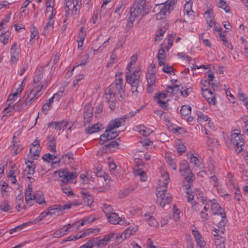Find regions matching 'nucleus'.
I'll return each mask as SVG.
<instances>
[{
	"instance_id": "f257e3e1",
	"label": "nucleus",
	"mask_w": 248,
	"mask_h": 248,
	"mask_svg": "<svg viewBox=\"0 0 248 248\" xmlns=\"http://www.w3.org/2000/svg\"><path fill=\"white\" fill-rule=\"evenodd\" d=\"M169 180V174L168 172H165L162 175L161 179L159 181L158 186L156 187L157 202L162 208L169 204L172 201L170 195L166 193Z\"/></svg>"
},
{
	"instance_id": "f03ea898",
	"label": "nucleus",
	"mask_w": 248,
	"mask_h": 248,
	"mask_svg": "<svg viewBox=\"0 0 248 248\" xmlns=\"http://www.w3.org/2000/svg\"><path fill=\"white\" fill-rule=\"evenodd\" d=\"M149 8L144 0H135L133 7L130 9V19L135 20L140 19L148 13Z\"/></svg>"
},
{
	"instance_id": "7ed1b4c3",
	"label": "nucleus",
	"mask_w": 248,
	"mask_h": 248,
	"mask_svg": "<svg viewBox=\"0 0 248 248\" xmlns=\"http://www.w3.org/2000/svg\"><path fill=\"white\" fill-rule=\"evenodd\" d=\"M140 70L135 71L133 73L129 72L126 74V82L130 85L132 93L135 96H137L138 90L142 89L141 82L140 80Z\"/></svg>"
},
{
	"instance_id": "20e7f679",
	"label": "nucleus",
	"mask_w": 248,
	"mask_h": 248,
	"mask_svg": "<svg viewBox=\"0 0 248 248\" xmlns=\"http://www.w3.org/2000/svg\"><path fill=\"white\" fill-rule=\"evenodd\" d=\"M115 93V88L114 86H110L105 90L103 96V99L109 104V107L111 110L114 109L116 107Z\"/></svg>"
},
{
	"instance_id": "39448f33",
	"label": "nucleus",
	"mask_w": 248,
	"mask_h": 248,
	"mask_svg": "<svg viewBox=\"0 0 248 248\" xmlns=\"http://www.w3.org/2000/svg\"><path fill=\"white\" fill-rule=\"evenodd\" d=\"M179 171L183 176L185 180L187 182L188 187H190L192 182L195 179V177L189 169L188 164L186 161H183L180 164Z\"/></svg>"
},
{
	"instance_id": "423d86ee",
	"label": "nucleus",
	"mask_w": 248,
	"mask_h": 248,
	"mask_svg": "<svg viewBox=\"0 0 248 248\" xmlns=\"http://www.w3.org/2000/svg\"><path fill=\"white\" fill-rule=\"evenodd\" d=\"M43 88L44 85H41L39 90L29 91L27 94L21 98L25 108L31 105L32 101L41 95L40 92Z\"/></svg>"
},
{
	"instance_id": "0eeeda50",
	"label": "nucleus",
	"mask_w": 248,
	"mask_h": 248,
	"mask_svg": "<svg viewBox=\"0 0 248 248\" xmlns=\"http://www.w3.org/2000/svg\"><path fill=\"white\" fill-rule=\"evenodd\" d=\"M153 12L156 13V18L157 20H161L165 18L167 14L170 13L169 6L167 7L165 4H156L153 9Z\"/></svg>"
},
{
	"instance_id": "6e6552de",
	"label": "nucleus",
	"mask_w": 248,
	"mask_h": 248,
	"mask_svg": "<svg viewBox=\"0 0 248 248\" xmlns=\"http://www.w3.org/2000/svg\"><path fill=\"white\" fill-rule=\"evenodd\" d=\"M138 111V110H137L136 112H130L129 114L125 115L124 117L116 118L111 121L108 125V128H110V129H114L119 127L122 125H124L125 122V119L126 118H130L132 116H134Z\"/></svg>"
},
{
	"instance_id": "1a4fd4ad",
	"label": "nucleus",
	"mask_w": 248,
	"mask_h": 248,
	"mask_svg": "<svg viewBox=\"0 0 248 248\" xmlns=\"http://www.w3.org/2000/svg\"><path fill=\"white\" fill-rule=\"evenodd\" d=\"M55 173H58L60 177L62 178V183L63 184H66L70 180H73L76 178L78 173L75 172H69L67 169H63L58 171H55Z\"/></svg>"
},
{
	"instance_id": "9d476101",
	"label": "nucleus",
	"mask_w": 248,
	"mask_h": 248,
	"mask_svg": "<svg viewBox=\"0 0 248 248\" xmlns=\"http://www.w3.org/2000/svg\"><path fill=\"white\" fill-rule=\"evenodd\" d=\"M62 214V205H54L49 208L47 211H45L42 213L40 216V220H42L46 216L50 215V216H59Z\"/></svg>"
},
{
	"instance_id": "9b49d317",
	"label": "nucleus",
	"mask_w": 248,
	"mask_h": 248,
	"mask_svg": "<svg viewBox=\"0 0 248 248\" xmlns=\"http://www.w3.org/2000/svg\"><path fill=\"white\" fill-rule=\"evenodd\" d=\"M231 142L235 146V150L238 151V153L242 150L241 147L244 144V140L240 137L238 134H231Z\"/></svg>"
},
{
	"instance_id": "f8f14e48",
	"label": "nucleus",
	"mask_w": 248,
	"mask_h": 248,
	"mask_svg": "<svg viewBox=\"0 0 248 248\" xmlns=\"http://www.w3.org/2000/svg\"><path fill=\"white\" fill-rule=\"evenodd\" d=\"M202 95L207 101L210 105H215L216 104V95L214 92L209 89H202Z\"/></svg>"
},
{
	"instance_id": "ddd939ff",
	"label": "nucleus",
	"mask_w": 248,
	"mask_h": 248,
	"mask_svg": "<svg viewBox=\"0 0 248 248\" xmlns=\"http://www.w3.org/2000/svg\"><path fill=\"white\" fill-rule=\"evenodd\" d=\"M93 107L90 104L86 105L83 114L84 126L89 124L93 119Z\"/></svg>"
},
{
	"instance_id": "4468645a",
	"label": "nucleus",
	"mask_w": 248,
	"mask_h": 248,
	"mask_svg": "<svg viewBox=\"0 0 248 248\" xmlns=\"http://www.w3.org/2000/svg\"><path fill=\"white\" fill-rule=\"evenodd\" d=\"M112 130L108 128V126L105 132L100 136V140L103 142H106L117 137L119 132L112 131Z\"/></svg>"
},
{
	"instance_id": "2eb2a0df",
	"label": "nucleus",
	"mask_w": 248,
	"mask_h": 248,
	"mask_svg": "<svg viewBox=\"0 0 248 248\" xmlns=\"http://www.w3.org/2000/svg\"><path fill=\"white\" fill-rule=\"evenodd\" d=\"M43 77V73L41 70H38L37 74L34 77L33 79V89L32 90L36 91L40 89L41 85H44V87L46 88V85H45L44 83H42L41 82Z\"/></svg>"
},
{
	"instance_id": "dca6fc26",
	"label": "nucleus",
	"mask_w": 248,
	"mask_h": 248,
	"mask_svg": "<svg viewBox=\"0 0 248 248\" xmlns=\"http://www.w3.org/2000/svg\"><path fill=\"white\" fill-rule=\"evenodd\" d=\"M219 215L221 217V220L219 221L217 224L218 229L214 228V231L216 233L221 232L222 233H224L225 231L224 227L227 221V220L226 217V214L224 212H220L219 213Z\"/></svg>"
},
{
	"instance_id": "f3484780",
	"label": "nucleus",
	"mask_w": 248,
	"mask_h": 248,
	"mask_svg": "<svg viewBox=\"0 0 248 248\" xmlns=\"http://www.w3.org/2000/svg\"><path fill=\"white\" fill-rule=\"evenodd\" d=\"M74 154L72 152H69L62 155L61 159L57 161L53 162V164L56 163L57 162H60L62 161V163L65 164H69L74 162Z\"/></svg>"
},
{
	"instance_id": "a211bd4d",
	"label": "nucleus",
	"mask_w": 248,
	"mask_h": 248,
	"mask_svg": "<svg viewBox=\"0 0 248 248\" xmlns=\"http://www.w3.org/2000/svg\"><path fill=\"white\" fill-rule=\"evenodd\" d=\"M160 26L162 28H160L159 30L156 31L155 41H159L160 40L159 37L162 36L164 34L166 30L169 27L168 23L165 21L162 22Z\"/></svg>"
},
{
	"instance_id": "6ab92c4d",
	"label": "nucleus",
	"mask_w": 248,
	"mask_h": 248,
	"mask_svg": "<svg viewBox=\"0 0 248 248\" xmlns=\"http://www.w3.org/2000/svg\"><path fill=\"white\" fill-rule=\"evenodd\" d=\"M81 197L84 201L87 203L88 205H90L93 202V199L92 196L88 192L84 190L80 192Z\"/></svg>"
},
{
	"instance_id": "aec40b11",
	"label": "nucleus",
	"mask_w": 248,
	"mask_h": 248,
	"mask_svg": "<svg viewBox=\"0 0 248 248\" xmlns=\"http://www.w3.org/2000/svg\"><path fill=\"white\" fill-rule=\"evenodd\" d=\"M32 187L31 185H29L25 191V201L27 204H32V202L33 201V198L32 194Z\"/></svg>"
},
{
	"instance_id": "412c9836",
	"label": "nucleus",
	"mask_w": 248,
	"mask_h": 248,
	"mask_svg": "<svg viewBox=\"0 0 248 248\" xmlns=\"http://www.w3.org/2000/svg\"><path fill=\"white\" fill-rule=\"evenodd\" d=\"M157 57L158 60V65L162 66L164 64V62H166V57L164 48H161L158 50Z\"/></svg>"
},
{
	"instance_id": "4be33fe9",
	"label": "nucleus",
	"mask_w": 248,
	"mask_h": 248,
	"mask_svg": "<svg viewBox=\"0 0 248 248\" xmlns=\"http://www.w3.org/2000/svg\"><path fill=\"white\" fill-rule=\"evenodd\" d=\"M16 208L18 211H20L24 208L25 205L23 202V197L22 195H18L16 199Z\"/></svg>"
},
{
	"instance_id": "5701e85b",
	"label": "nucleus",
	"mask_w": 248,
	"mask_h": 248,
	"mask_svg": "<svg viewBox=\"0 0 248 248\" xmlns=\"http://www.w3.org/2000/svg\"><path fill=\"white\" fill-rule=\"evenodd\" d=\"M210 202H212L210 207L213 214L219 215V213L223 212V209L220 207L218 203L216 202L215 200Z\"/></svg>"
},
{
	"instance_id": "b1692460",
	"label": "nucleus",
	"mask_w": 248,
	"mask_h": 248,
	"mask_svg": "<svg viewBox=\"0 0 248 248\" xmlns=\"http://www.w3.org/2000/svg\"><path fill=\"white\" fill-rule=\"evenodd\" d=\"M100 231V229L98 228L96 229H88L86 230H85L84 232L82 234L78 235L77 234L73 237L74 238V240H77L78 238H81L83 236H86L87 235H89L90 233H95L96 232H98Z\"/></svg>"
},
{
	"instance_id": "393cba45",
	"label": "nucleus",
	"mask_w": 248,
	"mask_h": 248,
	"mask_svg": "<svg viewBox=\"0 0 248 248\" xmlns=\"http://www.w3.org/2000/svg\"><path fill=\"white\" fill-rule=\"evenodd\" d=\"M100 231V229L98 228L96 229H88L86 230H85L84 232L82 234L78 235L77 234L73 237L74 238V240H77L78 238H81L83 236H86L87 235H89L90 233H95L96 232H98Z\"/></svg>"
},
{
	"instance_id": "a878e982",
	"label": "nucleus",
	"mask_w": 248,
	"mask_h": 248,
	"mask_svg": "<svg viewBox=\"0 0 248 248\" xmlns=\"http://www.w3.org/2000/svg\"><path fill=\"white\" fill-rule=\"evenodd\" d=\"M48 149L52 153L56 152V139L54 137L50 136L48 137Z\"/></svg>"
},
{
	"instance_id": "bb28decb",
	"label": "nucleus",
	"mask_w": 248,
	"mask_h": 248,
	"mask_svg": "<svg viewBox=\"0 0 248 248\" xmlns=\"http://www.w3.org/2000/svg\"><path fill=\"white\" fill-rule=\"evenodd\" d=\"M32 197L33 198V201H35V202L39 204L46 202L43 194L41 192L39 191L36 192L33 194Z\"/></svg>"
},
{
	"instance_id": "cd10ccee",
	"label": "nucleus",
	"mask_w": 248,
	"mask_h": 248,
	"mask_svg": "<svg viewBox=\"0 0 248 248\" xmlns=\"http://www.w3.org/2000/svg\"><path fill=\"white\" fill-rule=\"evenodd\" d=\"M145 219L148 224L151 226L156 227L158 225L155 218L149 214H145L144 215Z\"/></svg>"
},
{
	"instance_id": "c85d7f7f",
	"label": "nucleus",
	"mask_w": 248,
	"mask_h": 248,
	"mask_svg": "<svg viewBox=\"0 0 248 248\" xmlns=\"http://www.w3.org/2000/svg\"><path fill=\"white\" fill-rule=\"evenodd\" d=\"M192 2L190 0L187 1L184 5V14L187 16L191 15L193 13L192 9Z\"/></svg>"
},
{
	"instance_id": "c756f323",
	"label": "nucleus",
	"mask_w": 248,
	"mask_h": 248,
	"mask_svg": "<svg viewBox=\"0 0 248 248\" xmlns=\"http://www.w3.org/2000/svg\"><path fill=\"white\" fill-rule=\"evenodd\" d=\"M109 223L112 224H117L119 223V219L120 217L115 213H111L107 217Z\"/></svg>"
},
{
	"instance_id": "7c9ffc66",
	"label": "nucleus",
	"mask_w": 248,
	"mask_h": 248,
	"mask_svg": "<svg viewBox=\"0 0 248 248\" xmlns=\"http://www.w3.org/2000/svg\"><path fill=\"white\" fill-rule=\"evenodd\" d=\"M191 108L189 105H184L182 107L180 110L181 115L185 117H187L188 115L191 113Z\"/></svg>"
},
{
	"instance_id": "2f4dec72",
	"label": "nucleus",
	"mask_w": 248,
	"mask_h": 248,
	"mask_svg": "<svg viewBox=\"0 0 248 248\" xmlns=\"http://www.w3.org/2000/svg\"><path fill=\"white\" fill-rule=\"evenodd\" d=\"M134 174L136 176H139L141 181L146 182L147 180V176L144 171L141 169L135 170L134 171Z\"/></svg>"
},
{
	"instance_id": "473e14b6",
	"label": "nucleus",
	"mask_w": 248,
	"mask_h": 248,
	"mask_svg": "<svg viewBox=\"0 0 248 248\" xmlns=\"http://www.w3.org/2000/svg\"><path fill=\"white\" fill-rule=\"evenodd\" d=\"M101 125L99 124H96L93 125H92V126L89 127L87 129L86 131L87 133L91 134L95 132L99 131L101 129Z\"/></svg>"
},
{
	"instance_id": "72a5a7b5",
	"label": "nucleus",
	"mask_w": 248,
	"mask_h": 248,
	"mask_svg": "<svg viewBox=\"0 0 248 248\" xmlns=\"http://www.w3.org/2000/svg\"><path fill=\"white\" fill-rule=\"evenodd\" d=\"M216 1L218 7L223 9L227 13L230 11L229 7L224 0H216Z\"/></svg>"
},
{
	"instance_id": "f704fd0d",
	"label": "nucleus",
	"mask_w": 248,
	"mask_h": 248,
	"mask_svg": "<svg viewBox=\"0 0 248 248\" xmlns=\"http://www.w3.org/2000/svg\"><path fill=\"white\" fill-rule=\"evenodd\" d=\"M54 24V21H48L44 27L43 34L44 36H46L50 31H51L53 29V25Z\"/></svg>"
},
{
	"instance_id": "c9c22d12",
	"label": "nucleus",
	"mask_w": 248,
	"mask_h": 248,
	"mask_svg": "<svg viewBox=\"0 0 248 248\" xmlns=\"http://www.w3.org/2000/svg\"><path fill=\"white\" fill-rule=\"evenodd\" d=\"M214 236L215 237V243L216 246L225 243V238L220 236L218 233H216L214 234Z\"/></svg>"
},
{
	"instance_id": "e433bc0d",
	"label": "nucleus",
	"mask_w": 248,
	"mask_h": 248,
	"mask_svg": "<svg viewBox=\"0 0 248 248\" xmlns=\"http://www.w3.org/2000/svg\"><path fill=\"white\" fill-rule=\"evenodd\" d=\"M205 18L206 19V22H211L214 19L213 11L212 9H209L204 13Z\"/></svg>"
},
{
	"instance_id": "4c0bfd02",
	"label": "nucleus",
	"mask_w": 248,
	"mask_h": 248,
	"mask_svg": "<svg viewBox=\"0 0 248 248\" xmlns=\"http://www.w3.org/2000/svg\"><path fill=\"white\" fill-rule=\"evenodd\" d=\"M138 229V226H130L127 228L124 232L128 238L131 235L134 234Z\"/></svg>"
},
{
	"instance_id": "58836bf2",
	"label": "nucleus",
	"mask_w": 248,
	"mask_h": 248,
	"mask_svg": "<svg viewBox=\"0 0 248 248\" xmlns=\"http://www.w3.org/2000/svg\"><path fill=\"white\" fill-rule=\"evenodd\" d=\"M25 163L27 165V168L29 169V172L28 173L29 174H33L35 168V165L33 162L28 160V161H25Z\"/></svg>"
},
{
	"instance_id": "ea45409f",
	"label": "nucleus",
	"mask_w": 248,
	"mask_h": 248,
	"mask_svg": "<svg viewBox=\"0 0 248 248\" xmlns=\"http://www.w3.org/2000/svg\"><path fill=\"white\" fill-rule=\"evenodd\" d=\"M94 172L96 175L99 177H103L105 181L108 180V175L101 169H96Z\"/></svg>"
},
{
	"instance_id": "a19ab883",
	"label": "nucleus",
	"mask_w": 248,
	"mask_h": 248,
	"mask_svg": "<svg viewBox=\"0 0 248 248\" xmlns=\"http://www.w3.org/2000/svg\"><path fill=\"white\" fill-rule=\"evenodd\" d=\"M0 209L4 212H8L12 209V207L7 201H3L0 205Z\"/></svg>"
},
{
	"instance_id": "79ce46f5",
	"label": "nucleus",
	"mask_w": 248,
	"mask_h": 248,
	"mask_svg": "<svg viewBox=\"0 0 248 248\" xmlns=\"http://www.w3.org/2000/svg\"><path fill=\"white\" fill-rule=\"evenodd\" d=\"M64 4L66 8H67V10H65L67 15L69 14L68 12L70 10H73V12H74L73 6L74 5H76L74 1V0H65Z\"/></svg>"
},
{
	"instance_id": "37998d69",
	"label": "nucleus",
	"mask_w": 248,
	"mask_h": 248,
	"mask_svg": "<svg viewBox=\"0 0 248 248\" xmlns=\"http://www.w3.org/2000/svg\"><path fill=\"white\" fill-rule=\"evenodd\" d=\"M146 78L148 84H149L150 86H155V78L153 71L147 76Z\"/></svg>"
},
{
	"instance_id": "c03bdc74",
	"label": "nucleus",
	"mask_w": 248,
	"mask_h": 248,
	"mask_svg": "<svg viewBox=\"0 0 248 248\" xmlns=\"http://www.w3.org/2000/svg\"><path fill=\"white\" fill-rule=\"evenodd\" d=\"M63 184L61 185L63 193H65L67 196L73 195L74 193L72 189L70 186H68Z\"/></svg>"
},
{
	"instance_id": "a18cd8bd",
	"label": "nucleus",
	"mask_w": 248,
	"mask_h": 248,
	"mask_svg": "<svg viewBox=\"0 0 248 248\" xmlns=\"http://www.w3.org/2000/svg\"><path fill=\"white\" fill-rule=\"evenodd\" d=\"M24 85L23 83V82H22L18 88L16 90V91L14 93H13L11 94L12 95H13L14 97H16L17 98L18 97H20L21 95V93L22 92L23 90Z\"/></svg>"
},
{
	"instance_id": "49530a36",
	"label": "nucleus",
	"mask_w": 248,
	"mask_h": 248,
	"mask_svg": "<svg viewBox=\"0 0 248 248\" xmlns=\"http://www.w3.org/2000/svg\"><path fill=\"white\" fill-rule=\"evenodd\" d=\"M39 147H31L30 148V153L33 156L34 159H37V157L39 156L40 150Z\"/></svg>"
},
{
	"instance_id": "de8ad7c7",
	"label": "nucleus",
	"mask_w": 248,
	"mask_h": 248,
	"mask_svg": "<svg viewBox=\"0 0 248 248\" xmlns=\"http://www.w3.org/2000/svg\"><path fill=\"white\" fill-rule=\"evenodd\" d=\"M166 160L167 163L174 170L177 168V165L176 162L174 161L173 159L170 155L166 156Z\"/></svg>"
},
{
	"instance_id": "09e8293b",
	"label": "nucleus",
	"mask_w": 248,
	"mask_h": 248,
	"mask_svg": "<svg viewBox=\"0 0 248 248\" xmlns=\"http://www.w3.org/2000/svg\"><path fill=\"white\" fill-rule=\"evenodd\" d=\"M53 98H50L48 101L45 103L43 107H42V111L45 113V114H46L47 111L50 109V106L51 104L53 102Z\"/></svg>"
},
{
	"instance_id": "8fccbe9b",
	"label": "nucleus",
	"mask_w": 248,
	"mask_h": 248,
	"mask_svg": "<svg viewBox=\"0 0 248 248\" xmlns=\"http://www.w3.org/2000/svg\"><path fill=\"white\" fill-rule=\"evenodd\" d=\"M127 237L125 234L124 232L121 233V234L119 233H115L114 238L115 239L117 242L120 243L122 242L124 239H126Z\"/></svg>"
},
{
	"instance_id": "3c124183",
	"label": "nucleus",
	"mask_w": 248,
	"mask_h": 248,
	"mask_svg": "<svg viewBox=\"0 0 248 248\" xmlns=\"http://www.w3.org/2000/svg\"><path fill=\"white\" fill-rule=\"evenodd\" d=\"M19 50L16 43L15 42L11 46L10 49L11 55L19 56Z\"/></svg>"
},
{
	"instance_id": "603ef678",
	"label": "nucleus",
	"mask_w": 248,
	"mask_h": 248,
	"mask_svg": "<svg viewBox=\"0 0 248 248\" xmlns=\"http://www.w3.org/2000/svg\"><path fill=\"white\" fill-rule=\"evenodd\" d=\"M62 123H61V121L53 122L49 124L48 127H52L53 128H54L57 130H60L62 128Z\"/></svg>"
},
{
	"instance_id": "864d4df0",
	"label": "nucleus",
	"mask_w": 248,
	"mask_h": 248,
	"mask_svg": "<svg viewBox=\"0 0 248 248\" xmlns=\"http://www.w3.org/2000/svg\"><path fill=\"white\" fill-rule=\"evenodd\" d=\"M25 108L21 99L16 104L14 105V109L15 111H20Z\"/></svg>"
},
{
	"instance_id": "5fc2aeb1",
	"label": "nucleus",
	"mask_w": 248,
	"mask_h": 248,
	"mask_svg": "<svg viewBox=\"0 0 248 248\" xmlns=\"http://www.w3.org/2000/svg\"><path fill=\"white\" fill-rule=\"evenodd\" d=\"M14 111H15L14 105L12 108L7 105V107L3 110V112L4 113L3 117L10 116L13 113Z\"/></svg>"
},
{
	"instance_id": "6e6d98bb",
	"label": "nucleus",
	"mask_w": 248,
	"mask_h": 248,
	"mask_svg": "<svg viewBox=\"0 0 248 248\" xmlns=\"http://www.w3.org/2000/svg\"><path fill=\"white\" fill-rule=\"evenodd\" d=\"M103 210L108 217V216H109L111 213H112V211L113 209L111 206L107 204H104Z\"/></svg>"
},
{
	"instance_id": "4d7b16f0",
	"label": "nucleus",
	"mask_w": 248,
	"mask_h": 248,
	"mask_svg": "<svg viewBox=\"0 0 248 248\" xmlns=\"http://www.w3.org/2000/svg\"><path fill=\"white\" fill-rule=\"evenodd\" d=\"M42 159L45 161L50 162L51 160H53L55 159H57V156L49 153L45 154L42 157Z\"/></svg>"
},
{
	"instance_id": "13d9d810",
	"label": "nucleus",
	"mask_w": 248,
	"mask_h": 248,
	"mask_svg": "<svg viewBox=\"0 0 248 248\" xmlns=\"http://www.w3.org/2000/svg\"><path fill=\"white\" fill-rule=\"evenodd\" d=\"M86 34V32L84 30V27H81L80 29L79 33L78 34V40H79L80 42L84 41Z\"/></svg>"
},
{
	"instance_id": "bf43d9fd",
	"label": "nucleus",
	"mask_w": 248,
	"mask_h": 248,
	"mask_svg": "<svg viewBox=\"0 0 248 248\" xmlns=\"http://www.w3.org/2000/svg\"><path fill=\"white\" fill-rule=\"evenodd\" d=\"M76 5L73 6V9L75 14H77L80 8L81 0H75Z\"/></svg>"
},
{
	"instance_id": "052dcab7",
	"label": "nucleus",
	"mask_w": 248,
	"mask_h": 248,
	"mask_svg": "<svg viewBox=\"0 0 248 248\" xmlns=\"http://www.w3.org/2000/svg\"><path fill=\"white\" fill-rule=\"evenodd\" d=\"M163 65L164 66L162 68V71L164 73H166L167 74H171V73H173V74H174V73L173 72V68L171 66H170L168 64H165V63H164V64H163Z\"/></svg>"
},
{
	"instance_id": "680f3d73",
	"label": "nucleus",
	"mask_w": 248,
	"mask_h": 248,
	"mask_svg": "<svg viewBox=\"0 0 248 248\" xmlns=\"http://www.w3.org/2000/svg\"><path fill=\"white\" fill-rule=\"evenodd\" d=\"M38 33L36 28L34 26L31 29V40L32 39H37Z\"/></svg>"
},
{
	"instance_id": "e2e57ef3",
	"label": "nucleus",
	"mask_w": 248,
	"mask_h": 248,
	"mask_svg": "<svg viewBox=\"0 0 248 248\" xmlns=\"http://www.w3.org/2000/svg\"><path fill=\"white\" fill-rule=\"evenodd\" d=\"M200 216L201 219H202V222H206L207 221L209 218V216L207 212L204 211H202L200 213Z\"/></svg>"
},
{
	"instance_id": "0e129e2a",
	"label": "nucleus",
	"mask_w": 248,
	"mask_h": 248,
	"mask_svg": "<svg viewBox=\"0 0 248 248\" xmlns=\"http://www.w3.org/2000/svg\"><path fill=\"white\" fill-rule=\"evenodd\" d=\"M167 89H170L171 91L170 92L173 94H175L178 93L179 90V87L178 85H175L173 86H167Z\"/></svg>"
},
{
	"instance_id": "69168bd1",
	"label": "nucleus",
	"mask_w": 248,
	"mask_h": 248,
	"mask_svg": "<svg viewBox=\"0 0 248 248\" xmlns=\"http://www.w3.org/2000/svg\"><path fill=\"white\" fill-rule=\"evenodd\" d=\"M191 88L185 89L184 87H182L181 89V93L182 96L186 97L189 95V93L191 92Z\"/></svg>"
},
{
	"instance_id": "338daca9",
	"label": "nucleus",
	"mask_w": 248,
	"mask_h": 248,
	"mask_svg": "<svg viewBox=\"0 0 248 248\" xmlns=\"http://www.w3.org/2000/svg\"><path fill=\"white\" fill-rule=\"evenodd\" d=\"M73 225L71 224L70 223L68 224L67 225L64 226L63 228L60 229V231L61 232H62L63 233V235L67 233V232L69 231V229L71 226H72Z\"/></svg>"
},
{
	"instance_id": "774afa93",
	"label": "nucleus",
	"mask_w": 248,
	"mask_h": 248,
	"mask_svg": "<svg viewBox=\"0 0 248 248\" xmlns=\"http://www.w3.org/2000/svg\"><path fill=\"white\" fill-rule=\"evenodd\" d=\"M197 246H198L200 248H204L205 246V242L204 241V239L203 237L198 239L196 241Z\"/></svg>"
}]
</instances>
